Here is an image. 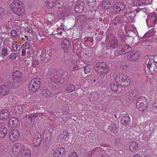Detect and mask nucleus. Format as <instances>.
Segmentation results:
<instances>
[{"instance_id": "f257e3e1", "label": "nucleus", "mask_w": 157, "mask_h": 157, "mask_svg": "<svg viewBox=\"0 0 157 157\" xmlns=\"http://www.w3.org/2000/svg\"><path fill=\"white\" fill-rule=\"evenodd\" d=\"M94 69L98 74L105 75L110 70L109 67L105 62L98 63L94 66Z\"/></svg>"}, {"instance_id": "c03bdc74", "label": "nucleus", "mask_w": 157, "mask_h": 157, "mask_svg": "<svg viewBox=\"0 0 157 157\" xmlns=\"http://www.w3.org/2000/svg\"><path fill=\"white\" fill-rule=\"evenodd\" d=\"M95 11L94 10H89L87 11V13L89 14V17H92L95 14Z\"/></svg>"}, {"instance_id": "3c124183", "label": "nucleus", "mask_w": 157, "mask_h": 157, "mask_svg": "<svg viewBox=\"0 0 157 157\" xmlns=\"http://www.w3.org/2000/svg\"><path fill=\"white\" fill-rule=\"evenodd\" d=\"M63 139H66V138L68 137L69 136V133L67 131L65 130L63 132Z\"/></svg>"}, {"instance_id": "37998d69", "label": "nucleus", "mask_w": 157, "mask_h": 157, "mask_svg": "<svg viewBox=\"0 0 157 157\" xmlns=\"http://www.w3.org/2000/svg\"><path fill=\"white\" fill-rule=\"evenodd\" d=\"M118 128L117 127L116 125H114L111 128V132L113 133H116L118 132Z\"/></svg>"}, {"instance_id": "79ce46f5", "label": "nucleus", "mask_w": 157, "mask_h": 157, "mask_svg": "<svg viewBox=\"0 0 157 157\" xmlns=\"http://www.w3.org/2000/svg\"><path fill=\"white\" fill-rule=\"evenodd\" d=\"M53 154L54 157H61V156H60L59 155L57 148L53 150Z\"/></svg>"}, {"instance_id": "ddd939ff", "label": "nucleus", "mask_w": 157, "mask_h": 157, "mask_svg": "<svg viewBox=\"0 0 157 157\" xmlns=\"http://www.w3.org/2000/svg\"><path fill=\"white\" fill-rule=\"evenodd\" d=\"M61 47L64 52L69 50L71 47L70 43L68 39H65L62 42Z\"/></svg>"}, {"instance_id": "e433bc0d", "label": "nucleus", "mask_w": 157, "mask_h": 157, "mask_svg": "<svg viewBox=\"0 0 157 157\" xmlns=\"http://www.w3.org/2000/svg\"><path fill=\"white\" fill-rule=\"evenodd\" d=\"M117 4L119 7V10H120V13L121 11H124L126 7V5L125 3L123 2H117Z\"/></svg>"}, {"instance_id": "4d7b16f0", "label": "nucleus", "mask_w": 157, "mask_h": 157, "mask_svg": "<svg viewBox=\"0 0 157 157\" xmlns=\"http://www.w3.org/2000/svg\"><path fill=\"white\" fill-rule=\"evenodd\" d=\"M127 3L128 4H130V7H131V6H134L135 5V4L133 2L132 0H128Z\"/></svg>"}, {"instance_id": "4be33fe9", "label": "nucleus", "mask_w": 157, "mask_h": 157, "mask_svg": "<svg viewBox=\"0 0 157 157\" xmlns=\"http://www.w3.org/2000/svg\"><path fill=\"white\" fill-rule=\"evenodd\" d=\"M21 152V157H31V152L30 150L26 148L24 146V148L22 150Z\"/></svg>"}, {"instance_id": "5701e85b", "label": "nucleus", "mask_w": 157, "mask_h": 157, "mask_svg": "<svg viewBox=\"0 0 157 157\" xmlns=\"http://www.w3.org/2000/svg\"><path fill=\"white\" fill-rule=\"evenodd\" d=\"M56 34L55 36L56 37L59 38H63L66 37L67 35H66V32L65 31L63 30H59L56 32Z\"/></svg>"}, {"instance_id": "412c9836", "label": "nucleus", "mask_w": 157, "mask_h": 157, "mask_svg": "<svg viewBox=\"0 0 157 157\" xmlns=\"http://www.w3.org/2000/svg\"><path fill=\"white\" fill-rule=\"evenodd\" d=\"M12 112L14 113L21 114L23 112V108L21 106H13L12 108Z\"/></svg>"}, {"instance_id": "a18cd8bd", "label": "nucleus", "mask_w": 157, "mask_h": 157, "mask_svg": "<svg viewBox=\"0 0 157 157\" xmlns=\"http://www.w3.org/2000/svg\"><path fill=\"white\" fill-rule=\"evenodd\" d=\"M30 47V45L29 43L25 42L23 45V48L25 50H28Z\"/></svg>"}, {"instance_id": "aec40b11", "label": "nucleus", "mask_w": 157, "mask_h": 157, "mask_svg": "<svg viewBox=\"0 0 157 157\" xmlns=\"http://www.w3.org/2000/svg\"><path fill=\"white\" fill-rule=\"evenodd\" d=\"M113 0H104L102 4L103 8L105 9H110L112 7Z\"/></svg>"}, {"instance_id": "b1692460", "label": "nucleus", "mask_w": 157, "mask_h": 157, "mask_svg": "<svg viewBox=\"0 0 157 157\" xmlns=\"http://www.w3.org/2000/svg\"><path fill=\"white\" fill-rule=\"evenodd\" d=\"M109 45L110 47L113 48H115L118 45V40L117 38L114 37L113 39L110 40L109 43Z\"/></svg>"}, {"instance_id": "c9c22d12", "label": "nucleus", "mask_w": 157, "mask_h": 157, "mask_svg": "<svg viewBox=\"0 0 157 157\" xmlns=\"http://www.w3.org/2000/svg\"><path fill=\"white\" fill-rule=\"evenodd\" d=\"M88 6L90 8H94L96 5V0H86Z\"/></svg>"}, {"instance_id": "0eeeda50", "label": "nucleus", "mask_w": 157, "mask_h": 157, "mask_svg": "<svg viewBox=\"0 0 157 157\" xmlns=\"http://www.w3.org/2000/svg\"><path fill=\"white\" fill-rule=\"evenodd\" d=\"M22 2L19 0H15L10 4V9L13 13L15 14V11L17 10L19 7H21Z\"/></svg>"}, {"instance_id": "bf43d9fd", "label": "nucleus", "mask_w": 157, "mask_h": 157, "mask_svg": "<svg viewBox=\"0 0 157 157\" xmlns=\"http://www.w3.org/2000/svg\"><path fill=\"white\" fill-rule=\"evenodd\" d=\"M26 50L24 49L22 50L21 52V55L23 56H24L26 55Z\"/></svg>"}, {"instance_id": "8fccbe9b", "label": "nucleus", "mask_w": 157, "mask_h": 157, "mask_svg": "<svg viewBox=\"0 0 157 157\" xmlns=\"http://www.w3.org/2000/svg\"><path fill=\"white\" fill-rule=\"evenodd\" d=\"M152 106L153 108L155 109H157V98L153 101Z\"/></svg>"}, {"instance_id": "864d4df0", "label": "nucleus", "mask_w": 157, "mask_h": 157, "mask_svg": "<svg viewBox=\"0 0 157 157\" xmlns=\"http://www.w3.org/2000/svg\"><path fill=\"white\" fill-rule=\"evenodd\" d=\"M29 117L31 121L32 122L34 121H35V119H36V117H37V116L32 115L29 116Z\"/></svg>"}, {"instance_id": "dca6fc26", "label": "nucleus", "mask_w": 157, "mask_h": 157, "mask_svg": "<svg viewBox=\"0 0 157 157\" xmlns=\"http://www.w3.org/2000/svg\"><path fill=\"white\" fill-rule=\"evenodd\" d=\"M59 1V0H48L45 3V6L48 9L51 8L56 6L57 3Z\"/></svg>"}, {"instance_id": "39448f33", "label": "nucleus", "mask_w": 157, "mask_h": 157, "mask_svg": "<svg viewBox=\"0 0 157 157\" xmlns=\"http://www.w3.org/2000/svg\"><path fill=\"white\" fill-rule=\"evenodd\" d=\"M24 148L21 143H18L14 144L12 146V152L14 155H17L19 153L22 151V149Z\"/></svg>"}, {"instance_id": "a19ab883", "label": "nucleus", "mask_w": 157, "mask_h": 157, "mask_svg": "<svg viewBox=\"0 0 157 157\" xmlns=\"http://www.w3.org/2000/svg\"><path fill=\"white\" fill-rule=\"evenodd\" d=\"M151 16V21H152L153 24L155 25L157 22V17L154 14H152Z\"/></svg>"}, {"instance_id": "1a4fd4ad", "label": "nucleus", "mask_w": 157, "mask_h": 157, "mask_svg": "<svg viewBox=\"0 0 157 157\" xmlns=\"http://www.w3.org/2000/svg\"><path fill=\"white\" fill-rule=\"evenodd\" d=\"M41 139L38 135L33 136L32 139V143L35 148H37L41 143Z\"/></svg>"}, {"instance_id": "cd10ccee", "label": "nucleus", "mask_w": 157, "mask_h": 157, "mask_svg": "<svg viewBox=\"0 0 157 157\" xmlns=\"http://www.w3.org/2000/svg\"><path fill=\"white\" fill-rule=\"evenodd\" d=\"M7 129L6 127H2L0 128V138H2L6 136Z\"/></svg>"}, {"instance_id": "a211bd4d", "label": "nucleus", "mask_w": 157, "mask_h": 157, "mask_svg": "<svg viewBox=\"0 0 157 157\" xmlns=\"http://www.w3.org/2000/svg\"><path fill=\"white\" fill-rule=\"evenodd\" d=\"M40 94L44 97L46 98L52 97V94L50 90L46 88H43L41 90Z\"/></svg>"}, {"instance_id": "338daca9", "label": "nucleus", "mask_w": 157, "mask_h": 157, "mask_svg": "<svg viewBox=\"0 0 157 157\" xmlns=\"http://www.w3.org/2000/svg\"><path fill=\"white\" fill-rule=\"evenodd\" d=\"M27 31H28V32H29V33H30L31 32H32V29L31 28H29V30H27Z\"/></svg>"}, {"instance_id": "9d476101", "label": "nucleus", "mask_w": 157, "mask_h": 157, "mask_svg": "<svg viewBox=\"0 0 157 157\" xmlns=\"http://www.w3.org/2000/svg\"><path fill=\"white\" fill-rule=\"evenodd\" d=\"M85 7V4L83 2L78 1L75 7V10L78 13H81L82 12Z\"/></svg>"}, {"instance_id": "7ed1b4c3", "label": "nucleus", "mask_w": 157, "mask_h": 157, "mask_svg": "<svg viewBox=\"0 0 157 157\" xmlns=\"http://www.w3.org/2000/svg\"><path fill=\"white\" fill-rule=\"evenodd\" d=\"M40 84L41 82L40 78H34L30 81L29 85V89L33 92L38 91Z\"/></svg>"}, {"instance_id": "c756f323", "label": "nucleus", "mask_w": 157, "mask_h": 157, "mask_svg": "<svg viewBox=\"0 0 157 157\" xmlns=\"http://www.w3.org/2000/svg\"><path fill=\"white\" fill-rule=\"evenodd\" d=\"M130 119L129 116H124L122 117L121 122L122 124L126 125L129 124Z\"/></svg>"}, {"instance_id": "052dcab7", "label": "nucleus", "mask_w": 157, "mask_h": 157, "mask_svg": "<svg viewBox=\"0 0 157 157\" xmlns=\"http://www.w3.org/2000/svg\"><path fill=\"white\" fill-rule=\"evenodd\" d=\"M147 67L149 70H150L152 67V64H150L148 63L147 64Z\"/></svg>"}, {"instance_id": "ea45409f", "label": "nucleus", "mask_w": 157, "mask_h": 157, "mask_svg": "<svg viewBox=\"0 0 157 157\" xmlns=\"http://www.w3.org/2000/svg\"><path fill=\"white\" fill-rule=\"evenodd\" d=\"M91 69L89 65H87L84 69V71L85 73L89 74L91 71Z\"/></svg>"}, {"instance_id": "6e6d98bb", "label": "nucleus", "mask_w": 157, "mask_h": 157, "mask_svg": "<svg viewBox=\"0 0 157 157\" xmlns=\"http://www.w3.org/2000/svg\"><path fill=\"white\" fill-rule=\"evenodd\" d=\"M11 34L13 37H15L17 36V32L15 30H12L11 32Z\"/></svg>"}, {"instance_id": "69168bd1", "label": "nucleus", "mask_w": 157, "mask_h": 157, "mask_svg": "<svg viewBox=\"0 0 157 157\" xmlns=\"http://www.w3.org/2000/svg\"><path fill=\"white\" fill-rule=\"evenodd\" d=\"M132 157H141V156L140 155H139V154H136Z\"/></svg>"}, {"instance_id": "f3484780", "label": "nucleus", "mask_w": 157, "mask_h": 157, "mask_svg": "<svg viewBox=\"0 0 157 157\" xmlns=\"http://www.w3.org/2000/svg\"><path fill=\"white\" fill-rule=\"evenodd\" d=\"M10 115V112L6 109L3 110L0 112V118L1 120L7 119Z\"/></svg>"}, {"instance_id": "f704fd0d", "label": "nucleus", "mask_w": 157, "mask_h": 157, "mask_svg": "<svg viewBox=\"0 0 157 157\" xmlns=\"http://www.w3.org/2000/svg\"><path fill=\"white\" fill-rule=\"evenodd\" d=\"M131 48V47L128 45L125 44L123 47L121 48L119 53L120 54H124L126 53L125 51L128 50L129 48Z\"/></svg>"}, {"instance_id": "2f4dec72", "label": "nucleus", "mask_w": 157, "mask_h": 157, "mask_svg": "<svg viewBox=\"0 0 157 157\" xmlns=\"http://www.w3.org/2000/svg\"><path fill=\"white\" fill-rule=\"evenodd\" d=\"M55 20V16L53 14H49L47 18V23L48 25L52 24L53 25Z\"/></svg>"}, {"instance_id": "4468645a", "label": "nucleus", "mask_w": 157, "mask_h": 157, "mask_svg": "<svg viewBox=\"0 0 157 157\" xmlns=\"http://www.w3.org/2000/svg\"><path fill=\"white\" fill-rule=\"evenodd\" d=\"M10 92V88L7 85H2L0 86V94L6 96Z\"/></svg>"}, {"instance_id": "c85d7f7f", "label": "nucleus", "mask_w": 157, "mask_h": 157, "mask_svg": "<svg viewBox=\"0 0 157 157\" xmlns=\"http://www.w3.org/2000/svg\"><path fill=\"white\" fill-rule=\"evenodd\" d=\"M52 24L48 25V28H46L47 32L49 35H56V32L54 31L53 29V27L52 26Z\"/></svg>"}, {"instance_id": "e2e57ef3", "label": "nucleus", "mask_w": 157, "mask_h": 157, "mask_svg": "<svg viewBox=\"0 0 157 157\" xmlns=\"http://www.w3.org/2000/svg\"><path fill=\"white\" fill-rule=\"evenodd\" d=\"M5 11L4 9H3L2 7L0 6V14H2V13H3Z\"/></svg>"}, {"instance_id": "4c0bfd02", "label": "nucleus", "mask_w": 157, "mask_h": 157, "mask_svg": "<svg viewBox=\"0 0 157 157\" xmlns=\"http://www.w3.org/2000/svg\"><path fill=\"white\" fill-rule=\"evenodd\" d=\"M57 149L60 156H61V157H63L64 155L65 152V149L63 147H60L57 148Z\"/></svg>"}, {"instance_id": "473e14b6", "label": "nucleus", "mask_w": 157, "mask_h": 157, "mask_svg": "<svg viewBox=\"0 0 157 157\" xmlns=\"http://www.w3.org/2000/svg\"><path fill=\"white\" fill-rule=\"evenodd\" d=\"M111 11L113 13H120V10L117 4V2L114 5H113Z\"/></svg>"}, {"instance_id": "72a5a7b5", "label": "nucleus", "mask_w": 157, "mask_h": 157, "mask_svg": "<svg viewBox=\"0 0 157 157\" xmlns=\"http://www.w3.org/2000/svg\"><path fill=\"white\" fill-rule=\"evenodd\" d=\"M67 88L66 89V91L71 92L74 91L75 89V87L74 85H71L69 83L67 85Z\"/></svg>"}, {"instance_id": "5fc2aeb1", "label": "nucleus", "mask_w": 157, "mask_h": 157, "mask_svg": "<svg viewBox=\"0 0 157 157\" xmlns=\"http://www.w3.org/2000/svg\"><path fill=\"white\" fill-rule=\"evenodd\" d=\"M38 63V61L37 59H32V64L33 67H34L35 65H37Z\"/></svg>"}, {"instance_id": "58836bf2", "label": "nucleus", "mask_w": 157, "mask_h": 157, "mask_svg": "<svg viewBox=\"0 0 157 157\" xmlns=\"http://www.w3.org/2000/svg\"><path fill=\"white\" fill-rule=\"evenodd\" d=\"M110 87L113 91L116 92L118 89L117 85H115V83H112L110 85Z\"/></svg>"}, {"instance_id": "9b49d317", "label": "nucleus", "mask_w": 157, "mask_h": 157, "mask_svg": "<svg viewBox=\"0 0 157 157\" xmlns=\"http://www.w3.org/2000/svg\"><path fill=\"white\" fill-rule=\"evenodd\" d=\"M139 52L136 51H133L130 53L128 56V59L131 61H136L139 58Z\"/></svg>"}, {"instance_id": "393cba45", "label": "nucleus", "mask_w": 157, "mask_h": 157, "mask_svg": "<svg viewBox=\"0 0 157 157\" xmlns=\"http://www.w3.org/2000/svg\"><path fill=\"white\" fill-rule=\"evenodd\" d=\"M22 6V5H21V7L19 8L17 10L15 11V14L19 16H23L25 13V9Z\"/></svg>"}, {"instance_id": "f03ea898", "label": "nucleus", "mask_w": 157, "mask_h": 157, "mask_svg": "<svg viewBox=\"0 0 157 157\" xmlns=\"http://www.w3.org/2000/svg\"><path fill=\"white\" fill-rule=\"evenodd\" d=\"M147 101V99L145 97H142L139 98L136 103L137 108L141 112H145L148 105Z\"/></svg>"}, {"instance_id": "423d86ee", "label": "nucleus", "mask_w": 157, "mask_h": 157, "mask_svg": "<svg viewBox=\"0 0 157 157\" xmlns=\"http://www.w3.org/2000/svg\"><path fill=\"white\" fill-rule=\"evenodd\" d=\"M19 133L17 129H12L9 132V136L10 140L13 142H15L17 140Z\"/></svg>"}, {"instance_id": "2eb2a0df", "label": "nucleus", "mask_w": 157, "mask_h": 157, "mask_svg": "<svg viewBox=\"0 0 157 157\" xmlns=\"http://www.w3.org/2000/svg\"><path fill=\"white\" fill-rule=\"evenodd\" d=\"M78 61H77L75 59H72L70 65V66L72 68L71 70L73 71H75L79 69L78 67Z\"/></svg>"}, {"instance_id": "a878e982", "label": "nucleus", "mask_w": 157, "mask_h": 157, "mask_svg": "<svg viewBox=\"0 0 157 157\" xmlns=\"http://www.w3.org/2000/svg\"><path fill=\"white\" fill-rule=\"evenodd\" d=\"M8 55V51L5 47H3L0 51V61L4 59V56Z\"/></svg>"}, {"instance_id": "f8f14e48", "label": "nucleus", "mask_w": 157, "mask_h": 157, "mask_svg": "<svg viewBox=\"0 0 157 157\" xmlns=\"http://www.w3.org/2000/svg\"><path fill=\"white\" fill-rule=\"evenodd\" d=\"M20 121L18 119L16 118L13 117L11 118L8 121V124L10 127H15L18 126L20 124Z\"/></svg>"}, {"instance_id": "13d9d810", "label": "nucleus", "mask_w": 157, "mask_h": 157, "mask_svg": "<svg viewBox=\"0 0 157 157\" xmlns=\"http://www.w3.org/2000/svg\"><path fill=\"white\" fill-rule=\"evenodd\" d=\"M119 37L121 38L122 41L124 42L125 40V36L124 35L121 36H119Z\"/></svg>"}, {"instance_id": "603ef678", "label": "nucleus", "mask_w": 157, "mask_h": 157, "mask_svg": "<svg viewBox=\"0 0 157 157\" xmlns=\"http://www.w3.org/2000/svg\"><path fill=\"white\" fill-rule=\"evenodd\" d=\"M58 72L60 76H61V77H63V76H65L66 74V72L65 71H64L59 70Z\"/></svg>"}, {"instance_id": "6e6552de", "label": "nucleus", "mask_w": 157, "mask_h": 157, "mask_svg": "<svg viewBox=\"0 0 157 157\" xmlns=\"http://www.w3.org/2000/svg\"><path fill=\"white\" fill-rule=\"evenodd\" d=\"M58 74H59L58 71H52L51 72L50 75V78L53 82L56 84L59 83L60 79H59Z\"/></svg>"}, {"instance_id": "680f3d73", "label": "nucleus", "mask_w": 157, "mask_h": 157, "mask_svg": "<svg viewBox=\"0 0 157 157\" xmlns=\"http://www.w3.org/2000/svg\"><path fill=\"white\" fill-rule=\"evenodd\" d=\"M134 96L133 93H132L130 94L129 95V97H128L129 99H131V98H133V96Z\"/></svg>"}, {"instance_id": "774afa93", "label": "nucleus", "mask_w": 157, "mask_h": 157, "mask_svg": "<svg viewBox=\"0 0 157 157\" xmlns=\"http://www.w3.org/2000/svg\"><path fill=\"white\" fill-rule=\"evenodd\" d=\"M45 56L46 57H47L48 58V56H49V55L48 54H45Z\"/></svg>"}, {"instance_id": "bb28decb", "label": "nucleus", "mask_w": 157, "mask_h": 157, "mask_svg": "<svg viewBox=\"0 0 157 157\" xmlns=\"http://www.w3.org/2000/svg\"><path fill=\"white\" fill-rule=\"evenodd\" d=\"M138 144L136 142H132L130 143L129 145V148L131 151H134L137 148Z\"/></svg>"}, {"instance_id": "de8ad7c7", "label": "nucleus", "mask_w": 157, "mask_h": 157, "mask_svg": "<svg viewBox=\"0 0 157 157\" xmlns=\"http://www.w3.org/2000/svg\"><path fill=\"white\" fill-rule=\"evenodd\" d=\"M68 157H78V155L76 152L73 151L69 154Z\"/></svg>"}, {"instance_id": "09e8293b", "label": "nucleus", "mask_w": 157, "mask_h": 157, "mask_svg": "<svg viewBox=\"0 0 157 157\" xmlns=\"http://www.w3.org/2000/svg\"><path fill=\"white\" fill-rule=\"evenodd\" d=\"M12 48L13 52L17 51L18 49V45L17 44L14 42L13 43Z\"/></svg>"}, {"instance_id": "7c9ffc66", "label": "nucleus", "mask_w": 157, "mask_h": 157, "mask_svg": "<svg viewBox=\"0 0 157 157\" xmlns=\"http://www.w3.org/2000/svg\"><path fill=\"white\" fill-rule=\"evenodd\" d=\"M124 77V75L123 74H119L117 76L115 81L117 83L122 86V82L123 79Z\"/></svg>"}, {"instance_id": "6ab92c4d", "label": "nucleus", "mask_w": 157, "mask_h": 157, "mask_svg": "<svg viewBox=\"0 0 157 157\" xmlns=\"http://www.w3.org/2000/svg\"><path fill=\"white\" fill-rule=\"evenodd\" d=\"M131 82V79L127 75H124L122 82V86L125 87L128 86L129 85Z\"/></svg>"}, {"instance_id": "0e129e2a", "label": "nucleus", "mask_w": 157, "mask_h": 157, "mask_svg": "<svg viewBox=\"0 0 157 157\" xmlns=\"http://www.w3.org/2000/svg\"><path fill=\"white\" fill-rule=\"evenodd\" d=\"M139 1L142 4H144L146 2L147 0H139Z\"/></svg>"}, {"instance_id": "20e7f679", "label": "nucleus", "mask_w": 157, "mask_h": 157, "mask_svg": "<svg viewBox=\"0 0 157 157\" xmlns=\"http://www.w3.org/2000/svg\"><path fill=\"white\" fill-rule=\"evenodd\" d=\"M23 79V74L20 71L15 70L12 73V79L14 82H20Z\"/></svg>"}, {"instance_id": "49530a36", "label": "nucleus", "mask_w": 157, "mask_h": 157, "mask_svg": "<svg viewBox=\"0 0 157 157\" xmlns=\"http://www.w3.org/2000/svg\"><path fill=\"white\" fill-rule=\"evenodd\" d=\"M17 53H13L9 56V58L11 60L15 59L17 57Z\"/></svg>"}]
</instances>
